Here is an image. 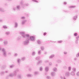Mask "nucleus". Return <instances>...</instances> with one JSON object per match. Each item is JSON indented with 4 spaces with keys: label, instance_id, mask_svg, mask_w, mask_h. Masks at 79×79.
Here are the masks:
<instances>
[{
    "label": "nucleus",
    "instance_id": "obj_38",
    "mask_svg": "<svg viewBox=\"0 0 79 79\" xmlns=\"http://www.w3.org/2000/svg\"><path fill=\"white\" fill-rule=\"evenodd\" d=\"M37 42L38 44H41V41L40 40H38Z\"/></svg>",
    "mask_w": 79,
    "mask_h": 79
},
{
    "label": "nucleus",
    "instance_id": "obj_16",
    "mask_svg": "<svg viewBox=\"0 0 79 79\" xmlns=\"http://www.w3.org/2000/svg\"><path fill=\"white\" fill-rule=\"evenodd\" d=\"M53 70L54 71V72H56L57 71V68L56 67H54L53 69Z\"/></svg>",
    "mask_w": 79,
    "mask_h": 79
},
{
    "label": "nucleus",
    "instance_id": "obj_19",
    "mask_svg": "<svg viewBox=\"0 0 79 79\" xmlns=\"http://www.w3.org/2000/svg\"><path fill=\"white\" fill-rule=\"evenodd\" d=\"M0 11H1V12H4L5 10H4L3 9V8L0 7Z\"/></svg>",
    "mask_w": 79,
    "mask_h": 79
},
{
    "label": "nucleus",
    "instance_id": "obj_64",
    "mask_svg": "<svg viewBox=\"0 0 79 79\" xmlns=\"http://www.w3.org/2000/svg\"><path fill=\"white\" fill-rule=\"evenodd\" d=\"M56 66L57 67L58 66V64H56Z\"/></svg>",
    "mask_w": 79,
    "mask_h": 79
},
{
    "label": "nucleus",
    "instance_id": "obj_31",
    "mask_svg": "<svg viewBox=\"0 0 79 79\" xmlns=\"http://www.w3.org/2000/svg\"><path fill=\"white\" fill-rule=\"evenodd\" d=\"M10 32L9 31H7L6 32V35H10Z\"/></svg>",
    "mask_w": 79,
    "mask_h": 79
},
{
    "label": "nucleus",
    "instance_id": "obj_8",
    "mask_svg": "<svg viewBox=\"0 0 79 79\" xmlns=\"http://www.w3.org/2000/svg\"><path fill=\"white\" fill-rule=\"evenodd\" d=\"M69 75H70V73L69 72H67L65 73V76L66 77H69Z\"/></svg>",
    "mask_w": 79,
    "mask_h": 79
},
{
    "label": "nucleus",
    "instance_id": "obj_5",
    "mask_svg": "<svg viewBox=\"0 0 79 79\" xmlns=\"http://www.w3.org/2000/svg\"><path fill=\"white\" fill-rule=\"evenodd\" d=\"M77 19V15H75L72 17V19L73 21H76V19Z\"/></svg>",
    "mask_w": 79,
    "mask_h": 79
},
{
    "label": "nucleus",
    "instance_id": "obj_35",
    "mask_svg": "<svg viewBox=\"0 0 79 79\" xmlns=\"http://www.w3.org/2000/svg\"><path fill=\"white\" fill-rule=\"evenodd\" d=\"M32 1H33V2H35L36 3H39L38 1L36 0H32Z\"/></svg>",
    "mask_w": 79,
    "mask_h": 79
},
{
    "label": "nucleus",
    "instance_id": "obj_13",
    "mask_svg": "<svg viewBox=\"0 0 79 79\" xmlns=\"http://www.w3.org/2000/svg\"><path fill=\"white\" fill-rule=\"evenodd\" d=\"M54 57H55V55L53 54H52L49 56V59H52V58H54Z\"/></svg>",
    "mask_w": 79,
    "mask_h": 79
},
{
    "label": "nucleus",
    "instance_id": "obj_58",
    "mask_svg": "<svg viewBox=\"0 0 79 79\" xmlns=\"http://www.w3.org/2000/svg\"><path fill=\"white\" fill-rule=\"evenodd\" d=\"M0 22L1 23H2V22H3V20L2 19H0Z\"/></svg>",
    "mask_w": 79,
    "mask_h": 79
},
{
    "label": "nucleus",
    "instance_id": "obj_42",
    "mask_svg": "<svg viewBox=\"0 0 79 79\" xmlns=\"http://www.w3.org/2000/svg\"><path fill=\"white\" fill-rule=\"evenodd\" d=\"M77 36V33H74V36L75 37H76Z\"/></svg>",
    "mask_w": 79,
    "mask_h": 79
},
{
    "label": "nucleus",
    "instance_id": "obj_47",
    "mask_svg": "<svg viewBox=\"0 0 79 79\" xmlns=\"http://www.w3.org/2000/svg\"><path fill=\"white\" fill-rule=\"evenodd\" d=\"M76 56L77 57H79V52L77 54V55H76Z\"/></svg>",
    "mask_w": 79,
    "mask_h": 79
},
{
    "label": "nucleus",
    "instance_id": "obj_22",
    "mask_svg": "<svg viewBox=\"0 0 79 79\" xmlns=\"http://www.w3.org/2000/svg\"><path fill=\"white\" fill-rule=\"evenodd\" d=\"M72 71L74 72H76V68H73L72 69Z\"/></svg>",
    "mask_w": 79,
    "mask_h": 79
},
{
    "label": "nucleus",
    "instance_id": "obj_20",
    "mask_svg": "<svg viewBox=\"0 0 79 79\" xmlns=\"http://www.w3.org/2000/svg\"><path fill=\"white\" fill-rule=\"evenodd\" d=\"M41 52L42 51H41V50L39 51L38 52V55H41Z\"/></svg>",
    "mask_w": 79,
    "mask_h": 79
},
{
    "label": "nucleus",
    "instance_id": "obj_7",
    "mask_svg": "<svg viewBox=\"0 0 79 79\" xmlns=\"http://www.w3.org/2000/svg\"><path fill=\"white\" fill-rule=\"evenodd\" d=\"M56 75V73L55 72H52L51 73V76L52 77H54V76H55Z\"/></svg>",
    "mask_w": 79,
    "mask_h": 79
},
{
    "label": "nucleus",
    "instance_id": "obj_55",
    "mask_svg": "<svg viewBox=\"0 0 79 79\" xmlns=\"http://www.w3.org/2000/svg\"><path fill=\"white\" fill-rule=\"evenodd\" d=\"M45 63H48V60H46L44 61Z\"/></svg>",
    "mask_w": 79,
    "mask_h": 79
},
{
    "label": "nucleus",
    "instance_id": "obj_34",
    "mask_svg": "<svg viewBox=\"0 0 79 79\" xmlns=\"http://www.w3.org/2000/svg\"><path fill=\"white\" fill-rule=\"evenodd\" d=\"M43 70V68H42V67H41L40 69V71H42Z\"/></svg>",
    "mask_w": 79,
    "mask_h": 79
},
{
    "label": "nucleus",
    "instance_id": "obj_41",
    "mask_svg": "<svg viewBox=\"0 0 79 79\" xmlns=\"http://www.w3.org/2000/svg\"><path fill=\"white\" fill-rule=\"evenodd\" d=\"M76 75L77 76H79V71H78L77 72Z\"/></svg>",
    "mask_w": 79,
    "mask_h": 79
},
{
    "label": "nucleus",
    "instance_id": "obj_62",
    "mask_svg": "<svg viewBox=\"0 0 79 79\" xmlns=\"http://www.w3.org/2000/svg\"><path fill=\"white\" fill-rule=\"evenodd\" d=\"M8 55H11V53L10 52H8Z\"/></svg>",
    "mask_w": 79,
    "mask_h": 79
},
{
    "label": "nucleus",
    "instance_id": "obj_44",
    "mask_svg": "<svg viewBox=\"0 0 79 79\" xmlns=\"http://www.w3.org/2000/svg\"><path fill=\"white\" fill-rule=\"evenodd\" d=\"M9 73V71L8 70H6L5 71V73Z\"/></svg>",
    "mask_w": 79,
    "mask_h": 79
},
{
    "label": "nucleus",
    "instance_id": "obj_48",
    "mask_svg": "<svg viewBox=\"0 0 79 79\" xmlns=\"http://www.w3.org/2000/svg\"><path fill=\"white\" fill-rule=\"evenodd\" d=\"M47 54V51H45L44 52V54L45 55H46Z\"/></svg>",
    "mask_w": 79,
    "mask_h": 79
},
{
    "label": "nucleus",
    "instance_id": "obj_32",
    "mask_svg": "<svg viewBox=\"0 0 79 79\" xmlns=\"http://www.w3.org/2000/svg\"><path fill=\"white\" fill-rule=\"evenodd\" d=\"M5 72L2 71L1 73V75H3V74H5Z\"/></svg>",
    "mask_w": 79,
    "mask_h": 79
},
{
    "label": "nucleus",
    "instance_id": "obj_52",
    "mask_svg": "<svg viewBox=\"0 0 79 79\" xmlns=\"http://www.w3.org/2000/svg\"><path fill=\"white\" fill-rule=\"evenodd\" d=\"M49 64L50 66L52 65V62H50L49 63Z\"/></svg>",
    "mask_w": 79,
    "mask_h": 79
},
{
    "label": "nucleus",
    "instance_id": "obj_29",
    "mask_svg": "<svg viewBox=\"0 0 79 79\" xmlns=\"http://www.w3.org/2000/svg\"><path fill=\"white\" fill-rule=\"evenodd\" d=\"M9 76L10 77H13V76H14V75H13V73H10L9 74Z\"/></svg>",
    "mask_w": 79,
    "mask_h": 79
},
{
    "label": "nucleus",
    "instance_id": "obj_43",
    "mask_svg": "<svg viewBox=\"0 0 79 79\" xmlns=\"http://www.w3.org/2000/svg\"><path fill=\"white\" fill-rule=\"evenodd\" d=\"M21 39V37H19L17 38V40H20Z\"/></svg>",
    "mask_w": 79,
    "mask_h": 79
},
{
    "label": "nucleus",
    "instance_id": "obj_45",
    "mask_svg": "<svg viewBox=\"0 0 79 79\" xmlns=\"http://www.w3.org/2000/svg\"><path fill=\"white\" fill-rule=\"evenodd\" d=\"M63 68L64 69H67V66H64L63 67Z\"/></svg>",
    "mask_w": 79,
    "mask_h": 79
},
{
    "label": "nucleus",
    "instance_id": "obj_10",
    "mask_svg": "<svg viewBox=\"0 0 79 79\" xmlns=\"http://www.w3.org/2000/svg\"><path fill=\"white\" fill-rule=\"evenodd\" d=\"M4 45H6L8 44V42L7 40H5L3 42Z\"/></svg>",
    "mask_w": 79,
    "mask_h": 79
},
{
    "label": "nucleus",
    "instance_id": "obj_4",
    "mask_svg": "<svg viewBox=\"0 0 79 79\" xmlns=\"http://www.w3.org/2000/svg\"><path fill=\"white\" fill-rule=\"evenodd\" d=\"M20 5L22 6H29V4L28 3L24 4V1H22L20 2Z\"/></svg>",
    "mask_w": 79,
    "mask_h": 79
},
{
    "label": "nucleus",
    "instance_id": "obj_49",
    "mask_svg": "<svg viewBox=\"0 0 79 79\" xmlns=\"http://www.w3.org/2000/svg\"><path fill=\"white\" fill-rule=\"evenodd\" d=\"M3 28H4V29H7V27H6V26L4 25L3 26Z\"/></svg>",
    "mask_w": 79,
    "mask_h": 79
},
{
    "label": "nucleus",
    "instance_id": "obj_61",
    "mask_svg": "<svg viewBox=\"0 0 79 79\" xmlns=\"http://www.w3.org/2000/svg\"><path fill=\"white\" fill-rule=\"evenodd\" d=\"M29 71H31L32 69H31V68H29Z\"/></svg>",
    "mask_w": 79,
    "mask_h": 79
},
{
    "label": "nucleus",
    "instance_id": "obj_30",
    "mask_svg": "<svg viewBox=\"0 0 79 79\" xmlns=\"http://www.w3.org/2000/svg\"><path fill=\"white\" fill-rule=\"evenodd\" d=\"M68 69L69 71H71V66L69 67Z\"/></svg>",
    "mask_w": 79,
    "mask_h": 79
},
{
    "label": "nucleus",
    "instance_id": "obj_50",
    "mask_svg": "<svg viewBox=\"0 0 79 79\" xmlns=\"http://www.w3.org/2000/svg\"><path fill=\"white\" fill-rule=\"evenodd\" d=\"M3 41L2 38H0V42H2Z\"/></svg>",
    "mask_w": 79,
    "mask_h": 79
},
{
    "label": "nucleus",
    "instance_id": "obj_25",
    "mask_svg": "<svg viewBox=\"0 0 79 79\" xmlns=\"http://www.w3.org/2000/svg\"><path fill=\"white\" fill-rule=\"evenodd\" d=\"M40 58V56H38L36 57L35 58L36 60H39V59Z\"/></svg>",
    "mask_w": 79,
    "mask_h": 79
},
{
    "label": "nucleus",
    "instance_id": "obj_2",
    "mask_svg": "<svg viewBox=\"0 0 79 79\" xmlns=\"http://www.w3.org/2000/svg\"><path fill=\"white\" fill-rule=\"evenodd\" d=\"M2 50L4 56V57H6V51L4 48H2L0 47V51Z\"/></svg>",
    "mask_w": 79,
    "mask_h": 79
},
{
    "label": "nucleus",
    "instance_id": "obj_60",
    "mask_svg": "<svg viewBox=\"0 0 79 79\" xmlns=\"http://www.w3.org/2000/svg\"><path fill=\"white\" fill-rule=\"evenodd\" d=\"M74 60H75V61L76 60H77V58H76V57L74 58Z\"/></svg>",
    "mask_w": 79,
    "mask_h": 79
},
{
    "label": "nucleus",
    "instance_id": "obj_3",
    "mask_svg": "<svg viewBox=\"0 0 79 79\" xmlns=\"http://www.w3.org/2000/svg\"><path fill=\"white\" fill-rule=\"evenodd\" d=\"M21 9V6L20 5H17L16 7L13 8V10L14 11H16V10L18 11L20 10Z\"/></svg>",
    "mask_w": 79,
    "mask_h": 79
},
{
    "label": "nucleus",
    "instance_id": "obj_54",
    "mask_svg": "<svg viewBox=\"0 0 79 79\" xmlns=\"http://www.w3.org/2000/svg\"><path fill=\"white\" fill-rule=\"evenodd\" d=\"M21 19H25V17H22L21 18Z\"/></svg>",
    "mask_w": 79,
    "mask_h": 79
},
{
    "label": "nucleus",
    "instance_id": "obj_27",
    "mask_svg": "<svg viewBox=\"0 0 79 79\" xmlns=\"http://www.w3.org/2000/svg\"><path fill=\"white\" fill-rule=\"evenodd\" d=\"M62 61L60 60H57V63H61Z\"/></svg>",
    "mask_w": 79,
    "mask_h": 79
},
{
    "label": "nucleus",
    "instance_id": "obj_11",
    "mask_svg": "<svg viewBox=\"0 0 79 79\" xmlns=\"http://www.w3.org/2000/svg\"><path fill=\"white\" fill-rule=\"evenodd\" d=\"M18 23L16 22H15V23L14 27L15 28H17V27H18Z\"/></svg>",
    "mask_w": 79,
    "mask_h": 79
},
{
    "label": "nucleus",
    "instance_id": "obj_28",
    "mask_svg": "<svg viewBox=\"0 0 79 79\" xmlns=\"http://www.w3.org/2000/svg\"><path fill=\"white\" fill-rule=\"evenodd\" d=\"M17 77L19 79H21V76L20 75H18L17 76Z\"/></svg>",
    "mask_w": 79,
    "mask_h": 79
},
{
    "label": "nucleus",
    "instance_id": "obj_36",
    "mask_svg": "<svg viewBox=\"0 0 79 79\" xmlns=\"http://www.w3.org/2000/svg\"><path fill=\"white\" fill-rule=\"evenodd\" d=\"M46 78L47 79H51V77L50 76H47Z\"/></svg>",
    "mask_w": 79,
    "mask_h": 79
},
{
    "label": "nucleus",
    "instance_id": "obj_18",
    "mask_svg": "<svg viewBox=\"0 0 79 79\" xmlns=\"http://www.w3.org/2000/svg\"><path fill=\"white\" fill-rule=\"evenodd\" d=\"M27 77H32V76H33L31 74H27Z\"/></svg>",
    "mask_w": 79,
    "mask_h": 79
},
{
    "label": "nucleus",
    "instance_id": "obj_59",
    "mask_svg": "<svg viewBox=\"0 0 79 79\" xmlns=\"http://www.w3.org/2000/svg\"><path fill=\"white\" fill-rule=\"evenodd\" d=\"M79 36H77L76 37V39L77 40V39H79Z\"/></svg>",
    "mask_w": 79,
    "mask_h": 79
},
{
    "label": "nucleus",
    "instance_id": "obj_51",
    "mask_svg": "<svg viewBox=\"0 0 79 79\" xmlns=\"http://www.w3.org/2000/svg\"><path fill=\"white\" fill-rule=\"evenodd\" d=\"M78 40H79L78 39L76 40L75 41L76 44H78Z\"/></svg>",
    "mask_w": 79,
    "mask_h": 79
},
{
    "label": "nucleus",
    "instance_id": "obj_57",
    "mask_svg": "<svg viewBox=\"0 0 79 79\" xmlns=\"http://www.w3.org/2000/svg\"><path fill=\"white\" fill-rule=\"evenodd\" d=\"M64 5H66L67 4V2H64Z\"/></svg>",
    "mask_w": 79,
    "mask_h": 79
},
{
    "label": "nucleus",
    "instance_id": "obj_23",
    "mask_svg": "<svg viewBox=\"0 0 79 79\" xmlns=\"http://www.w3.org/2000/svg\"><path fill=\"white\" fill-rule=\"evenodd\" d=\"M35 51H34L32 52V56H34L35 55Z\"/></svg>",
    "mask_w": 79,
    "mask_h": 79
},
{
    "label": "nucleus",
    "instance_id": "obj_40",
    "mask_svg": "<svg viewBox=\"0 0 79 79\" xmlns=\"http://www.w3.org/2000/svg\"><path fill=\"white\" fill-rule=\"evenodd\" d=\"M58 43H59V44H61V43H62L63 42V41L62 40H60V41H58L57 42Z\"/></svg>",
    "mask_w": 79,
    "mask_h": 79
},
{
    "label": "nucleus",
    "instance_id": "obj_24",
    "mask_svg": "<svg viewBox=\"0 0 79 79\" xmlns=\"http://www.w3.org/2000/svg\"><path fill=\"white\" fill-rule=\"evenodd\" d=\"M15 65L14 64H12L10 66V68H13L15 67Z\"/></svg>",
    "mask_w": 79,
    "mask_h": 79
},
{
    "label": "nucleus",
    "instance_id": "obj_6",
    "mask_svg": "<svg viewBox=\"0 0 79 79\" xmlns=\"http://www.w3.org/2000/svg\"><path fill=\"white\" fill-rule=\"evenodd\" d=\"M34 39H35V37L34 36H31L30 37V40H31V41H34L35 40Z\"/></svg>",
    "mask_w": 79,
    "mask_h": 79
},
{
    "label": "nucleus",
    "instance_id": "obj_56",
    "mask_svg": "<svg viewBox=\"0 0 79 79\" xmlns=\"http://www.w3.org/2000/svg\"><path fill=\"white\" fill-rule=\"evenodd\" d=\"M43 35H44V36H45V35H47V33L46 32L44 33Z\"/></svg>",
    "mask_w": 79,
    "mask_h": 79
},
{
    "label": "nucleus",
    "instance_id": "obj_21",
    "mask_svg": "<svg viewBox=\"0 0 79 79\" xmlns=\"http://www.w3.org/2000/svg\"><path fill=\"white\" fill-rule=\"evenodd\" d=\"M71 75L72 76H75V72H74L72 71L71 73Z\"/></svg>",
    "mask_w": 79,
    "mask_h": 79
},
{
    "label": "nucleus",
    "instance_id": "obj_14",
    "mask_svg": "<svg viewBox=\"0 0 79 79\" xmlns=\"http://www.w3.org/2000/svg\"><path fill=\"white\" fill-rule=\"evenodd\" d=\"M27 22V20H22V24H24L26 22Z\"/></svg>",
    "mask_w": 79,
    "mask_h": 79
},
{
    "label": "nucleus",
    "instance_id": "obj_39",
    "mask_svg": "<svg viewBox=\"0 0 79 79\" xmlns=\"http://www.w3.org/2000/svg\"><path fill=\"white\" fill-rule=\"evenodd\" d=\"M21 60H22V61H24V60H25V57H23L22 58Z\"/></svg>",
    "mask_w": 79,
    "mask_h": 79
},
{
    "label": "nucleus",
    "instance_id": "obj_17",
    "mask_svg": "<svg viewBox=\"0 0 79 79\" xmlns=\"http://www.w3.org/2000/svg\"><path fill=\"white\" fill-rule=\"evenodd\" d=\"M21 59L19 58L17 59V62L19 64H20V63H21Z\"/></svg>",
    "mask_w": 79,
    "mask_h": 79
},
{
    "label": "nucleus",
    "instance_id": "obj_37",
    "mask_svg": "<svg viewBox=\"0 0 79 79\" xmlns=\"http://www.w3.org/2000/svg\"><path fill=\"white\" fill-rule=\"evenodd\" d=\"M37 74H39V72H35V75H37Z\"/></svg>",
    "mask_w": 79,
    "mask_h": 79
},
{
    "label": "nucleus",
    "instance_id": "obj_53",
    "mask_svg": "<svg viewBox=\"0 0 79 79\" xmlns=\"http://www.w3.org/2000/svg\"><path fill=\"white\" fill-rule=\"evenodd\" d=\"M64 55H66L67 54V53H68V52H64Z\"/></svg>",
    "mask_w": 79,
    "mask_h": 79
},
{
    "label": "nucleus",
    "instance_id": "obj_63",
    "mask_svg": "<svg viewBox=\"0 0 79 79\" xmlns=\"http://www.w3.org/2000/svg\"><path fill=\"white\" fill-rule=\"evenodd\" d=\"M60 78H61V79H63V77H60Z\"/></svg>",
    "mask_w": 79,
    "mask_h": 79
},
{
    "label": "nucleus",
    "instance_id": "obj_9",
    "mask_svg": "<svg viewBox=\"0 0 79 79\" xmlns=\"http://www.w3.org/2000/svg\"><path fill=\"white\" fill-rule=\"evenodd\" d=\"M13 74L15 77H16V76H17V72L15 70L13 72Z\"/></svg>",
    "mask_w": 79,
    "mask_h": 79
},
{
    "label": "nucleus",
    "instance_id": "obj_26",
    "mask_svg": "<svg viewBox=\"0 0 79 79\" xmlns=\"http://www.w3.org/2000/svg\"><path fill=\"white\" fill-rule=\"evenodd\" d=\"M40 48L41 50H42V51H44V49H45V48H44V46H41L40 47Z\"/></svg>",
    "mask_w": 79,
    "mask_h": 79
},
{
    "label": "nucleus",
    "instance_id": "obj_12",
    "mask_svg": "<svg viewBox=\"0 0 79 79\" xmlns=\"http://www.w3.org/2000/svg\"><path fill=\"white\" fill-rule=\"evenodd\" d=\"M45 71L46 72H48L49 71V67L48 66L46 67L45 68Z\"/></svg>",
    "mask_w": 79,
    "mask_h": 79
},
{
    "label": "nucleus",
    "instance_id": "obj_15",
    "mask_svg": "<svg viewBox=\"0 0 79 79\" xmlns=\"http://www.w3.org/2000/svg\"><path fill=\"white\" fill-rule=\"evenodd\" d=\"M76 6H69V8H76Z\"/></svg>",
    "mask_w": 79,
    "mask_h": 79
},
{
    "label": "nucleus",
    "instance_id": "obj_46",
    "mask_svg": "<svg viewBox=\"0 0 79 79\" xmlns=\"http://www.w3.org/2000/svg\"><path fill=\"white\" fill-rule=\"evenodd\" d=\"M18 56V54L17 53H15L14 54V56L15 57H16V56Z\"/></svg>",
    "mask_w": 79,
    "mask_h": 79
},
{
    "label": "nucleus",
    "instance_id": "obj_1",
    "mask_svg": "<svg viewBox=\"0 0 79 79\" xmlns=\"http://www.w3.org/2000/svg\"><path fill=\"white\" fill-rule=\"evenodd\" d=\"M20 34L23 38H26V39L23 42V45L25 46L28 45L29 44V35L26 34L25 31H21Z\"/></svg>",
    "mask_w": 79,
    "mask_h": 79
},
{
    "label": "nucleus",
    "instance_id": "obj_33",
    "mask_svg": "<svg viewBox=\"0 0 79 79\" xmlns=\"http://www.w3.org/2000/svg\"><path fill=\"white\" fill-rule=\"evenodd\" d=\"M42 63V60H40L37 63V64H40V63Z\"/></svg>",
    "mask_w": 79,
    "mask_h": 79
}]
</instances>
